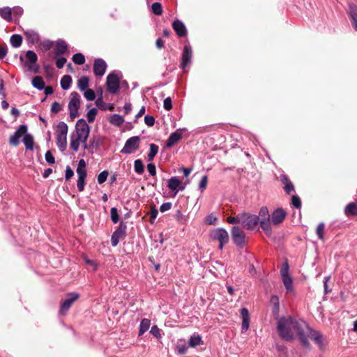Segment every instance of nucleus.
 Returning <instances> with one entry per match:
<instances>
[{
  "label": "nucleus",
  "instance_id": "2f4dec72",
  "mask_svg": "<svg viewBox=\"0 0 357 357\" xmlns=\"http://www.w3.org/2000/svg\"><path fill=\"white\" fill-rule=\"evenodd\" d=\"M23 143L26 149L32 151L33 149V137L31 135L26 133L24 135Z\"/></svg>",
  "mask_w": 357,
  "mask_h": 357
},
{
  "label": "nucleus",
  "instance_id": "3c124183",
  "mask_svg": "<svg viewBox=\"0 0 357 357\" xmlns=\"http://www.w3.org/2000/svg\"><path fill=\"white\" fill-rule=\"evenodd\" d=\"M111 220L113 223L116 224L119 221V216L116 208L112 207L110 210Z\"/></svg>",
  "mask_w": 357,
  "mask_h": 357
},
{
  "label": "nucleus",
  "instance_id": "7ed1b4c3",
  "mask_svg": "<svg viewBox=\"0 0 357 357\" xmlns=\"http://www.w3.org/2000/svg\"><path fill=\"white\" fill-rule=\"evenodd\" d=\"M241 225L248 230H253L259 225V217L246 213H241Z\"/></svg>",
  "mask_w": 357,
  "mask_h": 357
},
{
  "label": "nucleus",
  "instance_id": "4be33fe9",
  "mask_svg": "<svg viewBox=\"0 0 357 357\" xmlns=\"http://www.w3.org/2000/svg\"><path fill=\"white\" fill-rule=\"evenodd\" d=\"M271 218L259 219L260 227L263 229L267 236H271L273 231L271 226Z\"/></svg>",
  "mask_w": 357,
  "mask_h": 357
},
{
  "label": "nucleus",
  "instance_id": "a878e982",
  "mask_svg": "<svg viewBox=\"0 0 357 357\" xmlns=\"http://www.w3.org/2000/svg\"><path fill=\"white\" fill-rule=\"evenodd\" d=\"M67 43L62 39H59L56 42V55L63 54L67 51Z\"/></svg>",
  "mask_w": 357,
  "mask_h": 357
},
{
  "label": "nucleus",
  "instance_id": "412c9836",
  "mask_svg": "<svg viewBox=\"0 0 357 357\" xmlns=\"http://www.w3.org/2000/svg\"><path fill=\"white\" fill-rule=\"evenodd\" d=\"M241 314L242 317L241 332L244 333L248 330L250 326V314L248 310L245 307H243L241 310Z\"/></svg>",
  "mask_w": 357,
  "mask_h": 357
},
{
  "label": "nucleus",
  "instance_id": "1a4fd4ad",
  "mask_svg": "<svg viewBox=\"0 0 357 357\" xmlns=\"http://www.w3.org/2000/svg\"><path fill=\"white\" fill-rule=\"evenodd\" d=\"M231 237L234 243L238 247H243L245 245V234L243 231L238 226H234L231 228Z\"/></svg>",
  "mask_w": 357,
  "mask_h": 357
},
{
  "label": "nucleus",
  "instance_id": "de8ad7c7",
  "mask_svg": "<svg viewBox=\"0 0 357 357\" xmlns=\"http://www.w3.org/2000/svg\"><path fill=\"white\" fill-rule=\"evenodd\" d=\"M324 227H325V225H324V222H320L318 225L317 227L316 233H317V235L318 238L320 240H323L324 239Z\"/></svg>",
  "mask_w": 357,
  "mask_h": 357
},
{
  "label": "nucleus",
  "instance_id": "ea45409f",
  "mask_svg": "<svg viewBox=\"0 0 357 357\" xmlns=\"http://www.w3.org/2000/svg\"><path fill=\"white\" fill-rule=\"evenodd\" d=\"M80 142L82 143V139H79L77 137L74 138L73 135H71L70 143V149L75 151H77L79 149Z\"/></svg>",
  "mask_w": 357,
  "mask_h": 357
},
{
  "label": "nucleus",
  "instance_id": "473e14b6",
  "mask_svg": "<svg viewBox=\"0 0 357 357\" xmlns=\"http://www.w3.org/2000/svg\"><path fill=\"white\" fill-rule=\"evenodd\" d=\"M344 213L347 215H357V204L354 202L349 203L346 206Z\"/></svg>",
  "mask_w": 357,
  "mask_h": 357
},
{
  "label": "nucleus",
  "instance_id": "a18cd8bd",
  "mask_svg": "<svg viewBox=\"0 0 357 357\" xmlns=\"http://www.w3.org/2000/svg\"><path fill=\"white\" fill-rule=\"evenodd\" d=\"M151 10L153 13L156 15H160L162 13V7L160 3L155 2L151 6Z\"/></svg>",
  "mask_w": 357,
  "mask_h": 357
},
{
  "label": "nucleus",
  "instance_id": "393cba45",
  "mask_svg": "<svg viewBox=\"0 0 357 357\" xmlns=\"http://www.w3.org/2000/svg\"><path fill=\"white\" fill-rule=\"evenodd\" d=\"M24 33L29 43L34 44L39 41V35L35 31L32 29H26L24 31Z\"/></svg>",
  "mask_w": 357,
  "mask_h": 357
},
{
  "label": "nucleus",
  "instance_id": "e433bc0d",
  "mask_svg": "<svg viewBox=\"0 0 357 357\" xmlns=\"http://www.w3.org/2000/svg\"><path fill=\"white\" fill-rule=\"evenodd\" d=\"M109 122L112 125L120 126L124 122V119L122 116L117 114H114L111 116Z\"/></svg>",
  "mask_w": 357,
  "mask_h": 357
},
{
  "label": "nucleus",
  "instance_id": "6e6552de",
  "mask_svg": "<svg viewBox=\"0 0 357 357\" xmlns=\"http://www.w3.org/2000/svg\"><path fill=\"white\" fill-rule=\"evenodd\" d=\"M127 226L123 222H121L117 229L114 231L111 237L112 245L116 246L119 241L126 236Z\"/></svg>",
  "mask_w": 357,
  "mask_h": 357
},
{
  "label": "nucleus",
  "instance_id": "774afa93",
  "mask_svg": "<svg viewBox=\"0 0 357 357\" xmlns=\"http://www.w3.org/2000/svg\"><path fill=\"white\" fill-rule=\"evenodd\" d=\"M172 206V205L171 202H165L162 204L161 206H160V211L162 213L166 212L171 209Z\"/></svg>",
  "mask_w": 357,
  "mask_h": 357
},
{
  "label": "nucleus",
  "instance_id": "aec40b11",
  "mask_svg": "<svg viewBox=\"0 0 357 357\" xmlns=\"http://www.w3.org/2000/svg\"><path fill=\"white\" fill-rule=\"evenodd\" d=\"M172 27L178 37H184L187 35L186 27L181 20H175L172 23Z\"/></svg>",
  "mask_w": 357,
  "mask_h": 357
},
{
  "label": "nucleus",
  "instance_id": "a19ab883",
  "mask_svg": "<svg viewBox=\"0 0 357 357\" xmlns=\"http://www.w3.org/2000/svg\"><path fill=\"white\" fill-rule=\"evenodd\" d=\"M135 172L138 174H142L144 172V165L140 159H137L134 162Z\"/></svg>",
  "mask_w": 357,
  "mask_h": 357
},
{
  "label": "nucleus",
  "instance_id": "bf43d9fd",
  "mask_svg": "<svg viewBox=\"0 0 357 357\" xmlns=\"http://www.w3.org/2000/svg\"><path fill=\"white\" fill-rule=\"evenodd\" d=\"M45 158L48 164L52 165L55 163V159L53 155L52 154L51 151H47L45 153Z\"/></svg>",
  "mask_w": 357,
  "mask_h": 357
},
{
  "label": "nucleus",
  "instance_id": "a211bd4d",
  "mask_svg": "<svg viewBox=\"0 0 357 357\" xmlns=\"http://www.w3.org/2000/svg\"><path fill=\"white\" fill-rule=\"evenodd\" d=\"M347 13L353 27L357 31V6L353 3H349Z\"/></svg>",
  "mask_w": 357,
  "mask_h": 357
},
{
  "label": "nucleus",
  "instance_id": "39448f33",
  "mask_svg": "<svg viewBox=\"0 0 357 357\" xmlns=\"http://www.w3.org/2000/svg\"><path fill=\"white\" fill-rule=\"evenodd\" d=\"M26 60L24 62V65L27 67L28 70L33 73L39 72V66L37 64L38 56L32 50H28L26 52Z\"/></svg>",
  "mask_w": 357,
  "mask_h": 357
},
{
  "label": "nucleus",
  "instance_id": "f704fd0d",
  "mask_svg": "<svg viewBox=\"0 0 357 357\" xmlns=\"http://www.w3.org/2000/svg\"><path fill=\"white\" fill-rule=\"evenodd\" d=\"M10 43L13 47H20L22 43V38L19 34H13L10 37Z\"/></svg>",
  "mask_w": 357,
  "mask_h": 357
},
{
  "label": "nucleus",
  "instance_id": "5701e85b",
  "mask_svg": "<svg viewBox=\"0 0 357 357\" xmlns=\"http://www.w3.org/2000/svg\"><path fill=\"white\" fill-rule=\"evenodd\" d=\"M181 138L182 135L177 130L176 131L170 134L167 140L166 146L167 148L172 147L175 144L178 142L181 139Z\"/></svg>",
  "mask_w": 357,
  "mask_h": 357
},
{
  "label": "nucleus",
  "instance_id": "49530a36",
  "mask_svg": "<svg viewBox=\"0 0 357 357\" xmlns=\"http://www.w3.org/2000/svg\"><path fill=\"white\" fill-rule=\"evenodd\" d=\"M84 91V96L87 100L92 101L95 100L96 93L93 90L91 89H86Z\"/></svg>",
  "mask_w": 357,
  "mask_h": 357
},
{
  "label": "nucleus",
  "instance_id": "13d9d810",
  "mask_svg": "<svg viewBox=\"0 0 357 357\" xmlns=\"http://www.w3.org/2000/svg\"><path fill=\"white\" fill-rule=\"evenodd\" d=\"M291 204L296 208L301 207V200L298 195H293L291 197Z\"/></svg>",
  "mask_w": 357,
  "mask_h": 357
},
{
  "label": "nucleus",
  "instance_id": "2eb2a0df",
  "mask_svg": "<svg viewBox=\"0 0 357 357\" xmlns=\"http://www.w3.org/2000/svg\"><path fill=\"white\" fill-rule=\"evenodd\" d=\"M192 48L189 45H185L183 47L181 68L185 70L186 67L190 63L192 59Z\"/></svg>",
  "mask_w": 357,
  "mask_h": 357
},
{
  "label": "nucleus",
  "instance_id": "20e7f679",
  "mask_svg": "<svg viewBox=\"0 0 357 357\" xmlns=\"http://www.w3.org/2000/svg\"><path fill=\"white\" fill-rule=\"evenodd\" d=\"M75 130L77 137L82 139V143L86 142L90 132V128L84 119H79L75 125Z\"/></svg>",
  "mask_w": 357,
  "mask_h": 357
},
{
  "label": "nucleus",
  "instance_id": "864d4df0",
  "mask_svg": "<svg viewBox=\"0 0 357 357\" xmlns=\"http://www.w3.org/2000/svg\"><path fill=\"white\" fill-rule=\"evenodd\" d=\"M108 172L106 171V170H104L102 172H101L98 175V183L99 184H102L104 182L106 181L107 178V176H108Z\"/></svg>",
  "mask_w": 357,
  "mask_h": 357
},
{
  "label": "nucleus",
  "instance_id": "338daca9",
  "mask_svg": "<svg viewBox=\"0 0 357 357\" xmlns=\"http://www.w3.org/2000/svg\"><path fill=\"white\" fill-rule=\"evenodd\" d=\"M12 14H13L14 17H17V20H19V18L23 14V9L21 7H15L13 8Z\"/></svg>",
  "mask_w": 357,
  "mask_h": 357
},
{
  "label": "nucleus",
  "instance_id": "9d476101",
  "mask_svg": "<svg viewBox=\"0 0 357 357\" xmlns=\"http://www.w3.org/2000/svg\"><path fill=\"white\" fill-rule=\"evenodd\" d=\"M107 90L111 93H116L119 88V79L114 73H109L107 77Z\"/></svg>",
  "mask_w": 357,
  "mask_h": 357
},
{
  "label": "nucleus",
  "instance_id": "4c0bfd02",
  "mask_svg": "<svg viewBox=\"0 0 357 357\" xmlns=\"http://www.w3.org/2000/svg\"><path fill=\"white\" fill-rule=\"evenodd\" d=\"M89 82V79L86 76H83L78 79L77 86L79 89V90L84 91L88 88Z\"/></svg>",
  "mask_w": 357,
  "mask_h": 357
},
{
  "label": "nucleus",
  "instance_id": "dca6fc26",
  "mask_svg": "<svg viewBox=\"0 0 357 357\" xmlns=\"http://www.w3.org/2000/svg\"><path fill=\"white\" fill-rule=\"evenodd\" d=\"M286 216V211L282 208H278L272 213L271 222L273 225L278 226L284 221Z\"/></svg>",
  "mask_w": 357,
  "mask_h": 357
},
{
  "label": "nucleus",
  "instance_id": "72a5a7b5",
  "mask_svg": "<svg viewBox=\"0 0 357 357\" xmlns=\"http://www.w3.org/2000/svg\"><path fill=\"white\" fill-rule=\"evenodd\" d=\"M151 321L149 319H143L139 324V335H143L150 327Z\"/></svg>",
  "mask_w": 357,
  "mask_h": 357
},
{
  "label": "nucleus",
  "instance_id": "052dcab7",
  "mask_svg": "<svg viewBox=\"0 0 357 357\" xmlns=\"http://www.w3.org/2000/svg\"><path fill=\"white\" fill-rule=\"evenodd\" d=\"M163 107L167 111H169L172 109V98L170 97H167L164 100Z\"/></svg>",
  "mask_w": 357,
  "mask_h": 357
},
{
  "label": "nucleus",
  "instance_id": "0e129e2a",
  "mask_svg": "<svg viewBox=\"0 0 357 357\" xmlns=\"http://www.w3.org/2000/svg\"><path fill=\"white\" fill-rule=\"evenodd\" d=\"M150 333L157 338H160L161 337L160 329L156 325L151 327Z\"/></svg>",
  "mask_w": 357,
  "mask_h": 357
},
{
  "label": "nucleus",
  "instance_id": "4d7b16f0",
  "mask_svg": "<svg viewBox=\"0 0 357 357\" xmlns=\"http://www.w3.org/2000/svg\"><path fill=\"white\" fill-rule=\"evenodd\" d=\"M208 183V177L206 175H204L202 177L201 181L199 183V189L202 192L204 191Z\"/></svg>",
  "mask_w": 357,
  "mask_h": 357
},
{
  "label": "nucleus",
  "instance_id": "9b49d317",
  "mask_svg": "<svg viewBox=\"0 0 357 357\" xmlns=\"http://www.w3.org/2000/svg\"><path fill=\"white\" fill-rule=\"evenodd\" d=\"M307 331V334L305 333L307 337H310L313 339L315 344H317L319 347L321 349L324 348V337L323 335L317 331L313 330L312 328L309 326L307 324V327H305V331Z\"/></svg>",
  "mask_w": 357,
  "mask_h": 357
},
{
  "label": "nucleus",
  "instance_id": "6ab92c4d",
  "mask_svg": "<svg viewBox=\"0 0 357 357\" xmlns=\"http://www.w3.org/2000/svg\"><path fill=\"white\" fill-rule=\"evenodd\" d=\"M181 184V181L177 176H172L168 180L167 187L174 191L176 195L179 190L183 191L185 188L184 186L179 188Z\"/></svg>",
  "mask_w": 357,
  "mask_h": 357
},
{
  "label": "nucleus",
  "instance_id": "e2e57ef3",
  "mask_svg": "<svg viewBox=\"0 0 357 357\" xmlns=\"http://www.w3.org/2000/svg\"><path fill=\"white\" fill-rule=\"evenodd\" d=\"M158 211L155 207L151 208L150 211V222L153 224L157 218Z\"/></svg>",
  "mask_w": 357,
  "mask_h": 357
},
{
  "label": "nucleus",
  "instance_id": "c756f323",
  "mask_svg": "<svg viewBox=\"0 0 357 357\" xmlns=\"http://www.w3.org/2000/svg\"><path fill=\"white\" fill-rule=\"evenodd\" d=\"M56 144L61 151H64L67 146V136L56 135Z\"/></svg>",
  "mask_w": 357,
  "mask_h": 357
},
{
  "label": "nucleus",
  "instance_id": "f03ea898",
  "mask_svg": "<svg viewBox=\"0 0 357 357\" xmlns=\"http://www.w3.org/2000/svg\"><path fill=\"white\" fill-rule=\"evenodd\" d=\"M80 106V96L76 92L73 91L70 93V100L68 103L69 114L71 119H74L78 116V109Z\"/></svg>",
  "mask_w": 357,
  "mask_h": 357
},
{
  "label": "nucleus",
  "instance_id": "f257e3e1",
  "mask_svg": "<svg viewBox=\"0 0 357 357\" xmlns=\"http://www.w3.org/2000/svg\"><path fill=\"white\" fill-rule=\"evenodd\" d=\"M305 327H307L305 321L302 319L296 320L290 316L281 317L278 321L277 326L279 335L282 339L291 341L294 338V332H295L302 345L309 347L310 343L305 333Z\"/></svg>",
  "mask_w": 357,
  "mask_h": 357
},
{
  "label": "nucleus",
  "instance_id": "79ce46f5",
  "mask_svg": "<svg viewBox=\"0 0 357 357\" xmlns=\"http://www.w3.org/2000/svg\"><path fill=\"white\" fill-rule=\"evenodd\" d=\"M158 146L155 144H150V151L148 154V161L151 162L153 160L155 156L157 155L158 152Z\"/></svg>",
  "mask_w": 357,
  "mask_h": 357
},
{
  "label": "nucleus",
  "instance_id": "f3484780",
  "mask_svg": "<svg viewBox=\"0 0 357 357\" xmlns=\"http://www.w3.org/2000/svg\"><path fill=\"white\" fill-rule=\"evenodd\" d=\"M107 67V65L102 59H96L93 63V73L95 75L102 77L105 74Z\"/></svg>",
  "mask_w": 357,
  "mask_h": 357
},
{
  "label": "nucleus",
  "instance_id": "680f3d73",
  "mask_svg": "<svg viewBox=\"0 0 357 357\" xmlns=\"http://www.w3.org/2000/svg\"><path fill=\"white\" fill-rule=\"evenodd\" d=\"M144 123L149 127H151L155 123V118L151 115H146L144 116Z\"/></svg>",
  "mask_w": 357,
  "mask_h": 357
},
{
  "label": "nucleus",
  "instance_id": "c85d7f7f",
  "mask_svg": "<svg viewBox=\"0 0 357 357\" xmlns=\"http://www.w3.org/2000/svg\"><path fill=\"white\" fill-rule=\"evenodd\" d=\"M78 176V179L77 181V187L79 192H82L85 188V179L86 177V173H77Z\"/></svg>",
  "mask_w": 357,
  "mask_h": 357
},
{
  "label": "nucleus",
  "instance_id": "423d86ee",
  "mask_svg": "<svg viewBox=\"0 0 357 357\" xmlns=\"http://www.w3.org/2000/svg\"><path fill=\"white\" fill-rule=\"evenodd\" d=\"M289 270L288 263L287 261L283 263L280 269L282 280L287 291L291 292L293 291V282L292 278L289 274Z\"/></svg>",
  "mask_w": 357,
  "mask_h": 357
},
{
  "label": "nucleus",
  "instance_id": "f8f14e48",
  "mask_svg": "<svg viewBox=\"0 0 357 357\" xmlns=\"http://www.w3.org/2000/svg\"><path fill=\"white\" fill-rule=\"evenodd\" d=\"M68 298H66L61 305L60 313L65 314L71 307L72 304L79 298V294L75 292L69 293Z\"/></svg>",
  "mask_w": 357,
  "mask_h": 357
},
{
  "label": "nucleus",
  "instance_id": "4468645a",
  "mask_svg": "<svg viewBox=\"0 0 357 357\" xmlns=\"http://www.w3.org/2000/svg\"><path fill=\"white\" fill-rule=\"evenodd\" d=\"M27 132V126L24 124L20 126L18 129L10 137L9 142L11 145L17 146L20 144V138Z\"/></svg>",
  "mask_w": 357,
  "mask_h": 357
},
{
  "label": "nucleus",
  "instance_id": "0eeeda50",
  "mask_svg": "<svg viewBox=\"0 0 357 357\" xmlns=\"http://www.w3.org/2000/svg\"><path fill=\"white\" fill-rule=\"evenodd\" d=\"M140 138L138 136H134L128 139L124 146L121 150V153L131 154L139 149Z\"/></svg>",
  "mask_w": 357,
  "mask_h": 357
},
{
  "label": "nucleus",
  "instance_id": "6e6d98bb",
  "mask_svg": "<svg viewBox=\"0 0 357 357\" xmlns=\"http://www.w3.org/2000/svg\"><path fill=\"white\" fill-rule=\"evenodd\" d=\"M241 213L238 214L236 217L233 216H229L227 219V221L229 224H236V223H240L241 224Z\"/></svg>",
  "mask_w": 357,
  "mask_h": 357
},
{
  "label": "nucleus",
  "instance_id": "ddd939ff",
  "mask_svg": "<svg viewBox=\"0 0 357 357\" xmlns=\"http://www.w3.org/2000/svg\"><path fill=\"white\" fill-rule=\"evenodd\" d=\"M211 238L213 241L229 242L228 232L223 228L215 229L211 234Z\"/></svg>",
  "mask_w": 357,
  "mask_h": 357
},
{
  "label": "nucleus",
  "instance_id": "09e8293b",
  "mask_svg": "<svg viewBox=\"0 0 357 357\" xmlns=\"http://www.w3.org/2000/svg\"><path fill=\"white\" fill-rule=\"evenodd\" d=\"M98 110L96 108H91L87 112L86 117L89 123H93L95 120Z\"/></svg>",
  "mask_w": 357,
  "mask_h": 357
},
{
  "label": "nucleus",
  "instance_id": "b1692460",
  "mask_svg": "<svg viewBox=\"0 0 357 357\" xmlns=\"http://www.w3.org/2000/svg\"><path fill=\"white\" fill-rule=\"evenodd\" d=\"M280 181L284 184V190L287 194L289 195L294 192V186L286 174L280 176Z\"/></svg>",
  "mask_w": 357,
  "mask_h": 357
},
{
  "label": "nucleus",
  "instance_id": "c03bdc74",
  "mask_svg": "<svg viewBox=\"0 0 357 357\" xmlns=\"http://www.w3.org/2000/svg\"><path fill=\"white\" fill-rule=\"evenodd\" d=\"M82 258L86 264L91 267V271L93 272H96L98 270V264L94 260L89 259L86 255H83Z\"/></svg>",
  "mask_w": 357,
  "mask_h": 357
},
{
  "label": "nucleus",
  "instance_id": "cd10ccee",
  "mask_svg": "<svg viewBox=\"0 0 357 357\" xmlns=\"http://www.w3.org/2000/svg\"><path fill=\"white\" fill-rule=\"evenodd\" d=\"M0 16L7 22L12 21V10L10 7L0 8Z\"/></svg>",
  "mask_w": 357,
  "mask_h": 357
},
{
  "label": "nucleus",
  "instance_id": "8fccbe9b",
  "mask_svg": "<svg viewBox=\"0 0 357 357\" xmlns=\"http://www.w3.org/2000/svg\"><path fill=\"white\" fill-rule=\"evenodd\" d=\"M217 220V217L213 213L208 215L205 218V222L208 225H215Z\"/></svg>",
  "mask_w": 357,
  "mask_h": 357
},
{
  "label": "nucleus",
  "instance_id": "37998d69",
  "mask_svg": "<svg viewBox=\"0 0 357 357\" xmlns=\"http://www.w3.org/2000/svg\"><path fill=\"white\" fill-rule=\"evenodd\" d=\"M72 60L77 65H82L85 63V57L82 53H76L73 54Z\"/></svg>",
  "mask_w": 357,
  "mask_h": 357
},
{
  "label": "nucleus",
  "instance_id": "603ef678",
  "mask_svg": "<svg viewBox=\"0 0 357 357\" xmlns=\"http://www.w3.org/2000/svg\"><path fill=\"white\" fill-rule=\"evenodd\" d=\"M258 216L259 217V219L271 218L268 208L266 206L261 207L259 210Z\"/></svg>",
  "mask_w": 357,
  "mask_h": 357
},
{
  "label": "nucleus",
  "instance_id": "58836bf2",
  "mask_svg": "<svg viewBox=\"0 0 357 357\" xmlns=\"http://www.w3.org/2000/svg\"><path fill=\"white\" fill-rule=\"evenodd\" d=\"M202 343V337L199 335L194 334L192 335L189 340V345L192 347H195Z\"/></svg>",
  "mask_w": 357,
  "mask_h": 357
},
{
  "label": "nucleus",
  "instance_id": "bb28decb",
  "mask_svg": "<svg viewBox=\"0 0 357 357\" xmlns=\"http://www.w3.org/2000/svg\"><path fill=\"white\" fill-rule=\"evenodd\" d=\"M68 130V125L63 121H60L57 124L56 129L55 131V135L67 136Z\"/></svg>",
  "mask_w": 357,
  "mask_h": 357
},
{
  "label": "nucleus",
  "instance_id": "5fc2aeb1",
  "mask_svg": "<svg viewBox=\"0 0 357 357\" xmlns=\"http://www.w3.org/2000/svg\"><path fill=\"white\" fill-rule=\"evenodd\" d=\"M76 172L86 173V162L84 159L79 160L78 165L76 169Z\"/></svg>",
  "mask_w": 357,
  "mask_h": 357
},
{
  "label": "nucleus",
  "instance_id": "69168bd1",
  "mask_svg": "<svg viewBox=\"0 0 357 357\" xmlns=\"http://www.w3.org/2000/svg\"><path fill=\"white\" fill-rule=\"evenodd\" d=\"M61 109V105L58 102L55 101L51 105V112L52 113H58Z\"/></svg>",
  "mask_w": 357,
  "mask_h": 357
},
{
  "label": "nucleus",
  "instance_id": "7c9ffc66",
  "mask_svg": "<svg viewBox=\"0 0 357 357\" xmlns=\"http://www.w3.org/2000/svg\"><path fill=\"white\" fill-rule=\"evenodd\" d=\"M31 83L33 86L38 90H43L45 88V82L40 76L33 77Z\"/></svg>",
  "mask_w": 357,
  "mask_h": 357
},
{
  "label": "nucleus",
  "instance_id": "c9c22d12",
  "mask_svg": "<svg viewBox=\"0 0 357 357\" xmlns=\"http://www.w3.org/2000/svg\"><path fill=\"white\" fill-rule=\"evenodd\" d=\"M71 83V77L68 75H63L60 82L61 87L63 90H68L70 88Z\"/></svg>",
  "mask_w": 357,
  "mask_h": 357
}]
</instances>
